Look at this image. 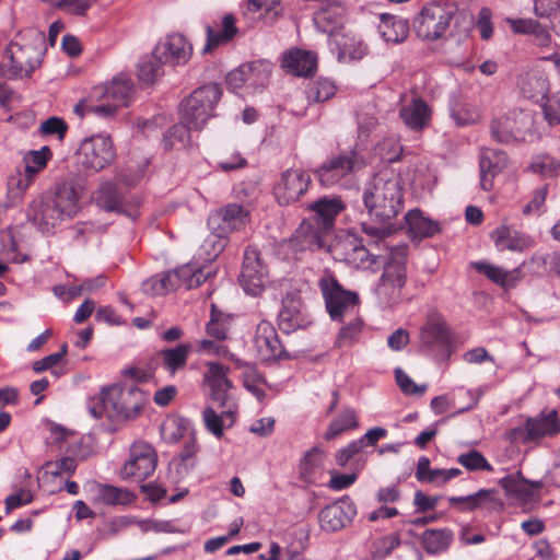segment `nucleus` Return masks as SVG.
<instances>
[{
  "mask_svg": "<svg viewBox=\"0 0 560 560\" xmlns=\"http://www.w3.org/2000/svg\"><path fill=\"white\" fill-rule=\"evenodd\" d=\"M450 342V335L445 323L430 319L420 330L421 349H430L434 346L445 347Z\"/></svg>",
  "mask_w": 560,
  "mask_h": 560,
  "instance_id": "nucleus-34",
  "label": "nucleus"
},
{
  "mask_svg": "<svg viewBox=\"0 0 560 560\" xmlns=\"http://www.w3.org/2000/svg\"><path fill=\"white\" fill-rule=\"evenodd\" d=\"M365 166L364 159L355 150L341 151L328 158L314 170L320 185L331 187Z\"/></svg>",
  "mask_w": 560,
  "mask_h": 560,
  "instance_id": "nucleus-6",
  "label": "nucleus"
},
{
  "mask_svg": "<svg viewBox=\"0 0 560 560\" xmlns=\"http://www.w3.org/2000/svg\"><path fill=\"white\" fill-rule=\"evenodd\" d=\"M50 200V194L35 198L27 207L26 217L42 232H49L61 220Z\"/></svg>",
  "mask_w": 560,
  "mask_h": 560,
  "instance_id": "nucleus-20",
  "label": "nucleus"
},
{
  "mask_svg": "<svg viewBox=\"0 0 560 560\" xmlns=\"http://www.w3.org/2000/svg\"><path fill=\"white\" fill-rule=\"evenodd\" d=\"M235 19L231 14H226L222 19V30L215 31L212 26H206L207 43L203 47V52H210L215 47L230 42L236 34Z\"/></svg>",
  "mask_w": 560,
  "mask_h": 560,
  "instance_id": "nucleus-37",
  "label": "nucleus"
},
{
  "mask_svg": "<svg viewBox=\"0 0 560 560\" xmlns=\"http://www.w3.org/2000/svg\"><path fill=\"white\" fill-rule=\"evenodd\" d=\"M161 65L155 57L142 60L138 66L139 80L144 84H152L161 75Z\"/></svg>",
  "mask_w": 560,
  "mask_h": 560,
  "instance_id": "nucleus-54",
  "label": "nucleus"
},
{
  "mask_svg": "<svg viewBox=\"0 0 560 560\" xmlns=\"http://www.w3.org/2000/svg\"><path fill=\"white\" fill-rule=\"evenodd\" d=\"M5 54L11 61L10 78L27 77L42 62V51L35 44L11 42Z\"/></svg>",
  "mask_w": 560,
  "mask_h": 560,
  "instance_id": "nucleus-14",
  "label": "nucleus"
},
{
  "mask_svg": "<svg viewBox=\"0 0 560 560\" xmlns=\"http://www.w3.org/2000/svg\"><path fill=\"white\" fill-rule=\"evenodd\" d=\"M400 546V538L396 534H392L385 537L377 539L374 542V549L372 551V557L374 560H383L387 556H389L393 550Z\"/></svg>",
  "mask_w": 560,
  "mask_h": 560,
  "instance_id": "nucleus-53",
  "label": "nucleus"
},
{
  "mask_svg": "<svg viewBox=\"0 0 560 560\" xmlns=\"http://www.w3.org/2000/svg\"><path fill=\"white\" fill-rule=\"evenodd\" d=\"M357 242L353 236H346L329 245V252L334 259L350 264Z\"/></svg>",
  "mask_w": 560,
  "mask_h": 560,
  "instance_id": "nucleus-51",
  "label": "nucleus"
},
{
  "mask_svg": "<svg viewBox=\"0 0 560 560\" xmlns=\"http://www.w3.org/2000/svg\"><path fill=\"white\" fill-rule=\"evenodd\" d=\"M231 316L217 310L215 305H211V317L207 323L206 331L210 337L218 341L224 340L228 337L230 329Z\"/></svg>",
  "mask_w": 560,
  "mask_h": 560,
  "instance_id": "nucleus-45",
  "label": "nucleus"
},
{
  "mask_svg": "<svg viewBox=\"0 0 560 560\" xmlns=\"http://www.w3.org/2000/svg\"><path fill=\"white\" fill-rule=\"evenodd\" d=\"M525 431V440H534L559 432L560 425L557 423V412L553 410L547 417L528 419Z\"/></svg>",
  "mask_w": 560,
  "mask_h": 560,
  "instance_id": "nucleus-39",
  "label": "nucleus"
},
{
  "mask_svg": "<svg viewBox=\"0 0 560 560\" xmlns=\"http://www.w3.org/2000/svg\"><path fill=\"white\" fill-rule=\"evenodd\" d=\"M358 427L357 415L353 410L347 409L339 415L337 419L331 421L326 433V440H332L337 438L340 433L348 429H353Z\"/></svg>",
  "mask_w": 560,
  "mask_h": 560,
  "instance_id": "nucleus-49",
  "label": "nucleus"
},
{
  "mask_svg": "<svg viewBox=\"0 0 560 560\" xmlns=\"http://www.w3.org/2000/svg\"><path fill=\"white\" fill-rule=\"evenodd\" d=\"M451 117L458 127L474 125L479 119L478 112L472 107L462 106L451 110Z\"/></svg>",
  "mask_w": 560,
  "mask_h": 560,
  "instance_id": "nucleus-60",
  "label": "nucleus"
},
{
  "mask_svg": "<svg viewBox=\"0 0 560 560\" xmlns=\"http://www.w3.org/2000/svg\"><path fill=\"white\" fill-rule=\"evenodd\" d=\"M318 287L331 319L342 322L347 316L357 313L358 294L343 289L332 273L325 271L318 280Z\"/></svg>",
  "mask_w": 560,
  "mask_h": 560,
  "instance_id": "nucleus-5",
  "label": "nucleus"
},
{
  "mask_svg": "<svg viewBox=\"0 0 560 560\" xmlns=\"http://www.w3.org/2000/svg\"><path fill=\"white\" fill-rule=\"evenodd\" d=\"M192 54L191 45L180 34H173L159 43L154 56L162 63L180 65L189 60Z\"/></svg>",
  "mask_w": 560,
  "mask_h": 560,
  "instance_id": "nucleus-18",
  "label": "nucleus"
},
{
  "mask_svg": "<svg viewBox=\"0 0 560 560\" xmlns=\"http://www.w3.org/2000/svg\"><path fill=\"white\" fill-rule=\"evenodd\" d=\"M248 211L238 203H230L212 212L208 218V228L210 231L225 233L238 230L246 223Z\"/></svg>",
  "mask_w": 560,
  "mask_h": 560,
  "instance_id": "nucleus-17",
  "label": "nucleus"
},
{
  "mask_svg": "<svg viewBox=\"0 0 560 560\" xmlns=\"http://www.w3.org/2000/svg\"><path fill=\"white\" fill-rule=\"evenodd\" d=\"M431 116V107L419 96H413L410 102L399 109V117L405 126L417 132L422 131L430 125Z\"/></svg>",
  "mask_w": 560,
  "mask_h": 560,
  "instance_id": "nucleus-22",
  "label": "nucleus"
},
{
  "mask_svg": "<svg viewBox=\"0 0 560 560\" xmlns=\"http://www.w3.org/2000/svg\"><path fill=\"white\" fill-rule=\"evenodd\" d=\"M533 125L534 120L529 113L523 110L513 112L491 121V136L499 143L508 144L514 141H522L527 133L532 132Z\"/></svg>",
  "mask_w": 560,
  "mask_h": 560,
  "instance_id": "nucleus-9",
  "label": "nucleus"
},
{
  "mask_svg": "<svg viewBox=\"0 0 560 560\" xmlns=\"http://www.w3.org/2000/svg\"><path fill=\"white\" fill-rule=\"evenodd\" d=\"M471 267L479 273L485 275L490 281L504 289L513 288L523 278L520 267L512 270H505L501 267L490 265L485 261L471 262Z\"/></svg>",
  "mask_w": 560,
  "mask_h": 560,
  "instance_id": "nucleus-28",
  "label": "nucleus"
},
{
  "mask_svg": "<svg viewBox=\"0 0 560 560\" xmlns=\"http://www.w3.org/2000/svg\"><path fill=\"white\" fill-rule=\"evenodd\" d=\"M372 223L363 222V232L372 238H384L394 230L393 220L402 210V188L390 170L378 172L366 185L362 195Z\"/></svg>",
  "mask_w": 560,
  "mask_h": 560,
  "instance_id": "nucleus-1",
  "label": "nucleus"
},
{
  "mask_svg": "<svg viewBox=\"0 0 560 560\" xmlns=\"http://www.w3.org/2000/svg\"><path fill=\"white\" fill-rule=\"evenodd\" d=\"M55 9L69 14L83 16L91 8L93 0H42Z\"/></svg>",
  "mask_w": 560,
  "mask_h": 560,
  "instance_id": "nucleus-50",
  "label": "nucleus"
},
{
  "mask_svg": "<svg viewBox=\"0 0 560 560\" xmlns=\"http://www.w3.org/2000/svg\"><path fill=\"white\" fill-rule=\"evenodd\" d=\"M315 54L299 48L288 50L282 57V68L298 77L312 75L316 69Z\"/></svg>",
  "mask_w": 560,
  "mask_h": 560,
  "instance_id": "nucleus-26",
  "label": "nucleus"
},
{
  "mask_svg": "<svg viewBox=\"0 0 560 560\" xmlns=\"http://www.w3.org/2000/svg\"><path fill=\"white\" fill-rule=\"evenodd\" d=\"M190 353V345L180 343L174 348L164 349L160 352L163 359L164 368L174 374L177 370L183 369Z\"/></svg>",
  "mask_w": 560,
  "mask_h": 560,
  "instance_id": "nucleus-43",
  "label": "nucleus"
},
{
  "mask_svg": "<svg viewBox=\"0 0 560 560\" xmlns=\"http://www.w3.org/2000/svg\"><path fill=\"white\" fill-rule=\"evenodd\" d=\"M530 167L545 176H555L560 174V162L555 161L550 156H542L535 161Z\"/></svg>",
  "mask_w": 560,
  "mask_h": 560,
  "instance_id": "nucleus-63",
  "label": "nucleus"
},
{
  "mask_svg": "<svg viewBox=\"0 0 560 560\" xmlns=\"http://www.w3.org/2000/svg\"><path fill=\"white\" fill-rule=\"evenodd\" d=\"M357 508L348 498L325 506L318 514L319 526L323 530L335 533L345 528L355 516Z\"/></svg>",
  "mask_w": 560,
  "mask_h": 560,
  "instance_id": "nucleus-16",
  "label": "nucleus"
},
{
  "mask_svg": "<svg viewBox=\"0 0 560 560\" xmlns=\"http://www.w3.org/2000/svg\"><path fill=\"white\" fill-rule=\"evenodd\" d=\"M506 154L503 151L487 149L480 156V187L485 191L493 188V179L506 166Z\"/></svg>",
  "mask_w": 560,
  "mask_h": 560,
  "instance_id": "nucleus-25",
  "label": "nucleus"
},
{
  "mask_svg": "<svg viewBox=\"0 0 560 560\" xmlns=\"http://www.w3.org/2000/svg\"><path fill=\"white\" fill-rule=\"evenodd\" d=\"M236 411L237 404L209 405L203 410L205 425L213 435L221 438L223 429L234 424Z\"/></svg>",
  "mask_w": 560,
  "mask_h": 560,
  "instance_id": "nucleus-23",
  "label": "nucleus"
},
{
  "mask_svg": "<svg viewBox=\"0 0 560 560\" xmlns=\"http://www.w3.org/2000/svg\"><path fill=\"white\" fill-rule=\"evenodd\" d=\"M457 462L470 471L493 470L487 458L477 450H471L467 453L460 454Z\"/></svg>",
  "mask_w": 560,
  "mask_h": 560,
  "instance_id": "nucleus-52",
  "label": "nucleus"
},
{
  "mask_svg": "<svg viewBox=\"0 0 560 560\" xmlns=\"http://www.w3.org/2000/svg\"><path fill=\"white\" fill-rule=\"evenodd\" d=\"M532 262L544 271L553 272L560 277V252H551L541 256H534Z\"/></svg>",
  "mask_w": 560,
  "mask_h": 560,
  "instance_id": "nucleus-59",
  "label": "nucleus"
},
{
  "mask_svg": "<svg viewBox=\"0 0 560 560\" xmlns=\"http://www.w3.org/2000/svg\"><path fill=\"white\" fill-rule=\"evenodd\" d=\"M380 19L378 32L384 40L397 44L407 37L409 33L407 21L388 13L381 14Z\"/></svg>",
  "mask_w": 560,
  "mask_h": 560,
  "instance_id": "nucleus-35",
  "label": "nucleus"
},
{
  "mask_svg": "<svg viewBox=\"0 0 560 560\" xmlns=\"http://www.w3.org/2000/svg\"><path fill=\"white\" fill-rule=\"evenodd\" d=\"M75 459L69 456L61 457L55 462H48L45 465L46 472L54 477H59L65 474L72 475L75 471Z\"/></svg>",
  "mask_w": 560,
  "mask_h": 560,
  "instance_id": "nucleus-57",
  "label": "nucleus"
},
{
  "mask_svg": "<svg viewBox=\"0 0 560 560\" xmlns=\"http://www.w3.org/2000/svg\"><path fill=\"white\" fill-rule=\"evenodd\" d=\"M40 132L45 136L56 135L58 139H63L68 130L67 124L59 117L52 116L40 125Z\"/></svg>",
  "mask_w": 560,
  "mask_h": 560,
  "instance_id": "nucleus-61",
  "label": "nucleus"
},
{
  "mask_svg": "<svg viewBox=\"0 0 560 560\" xmlns=\"http://www.w3.org/2000/svg\"><path fill=\"white\" fill-rule=\"evenodd\" d=\"M395 378L396 382L401 389V392L406 395H422L427 385H417L413 383V381L407 375L402 369L396 368L395 371Z\"/></svg>",
  "mask_w": 560,
  "mask_h": 560,
  "instance_id": "nucleus-58",
  "label": "nucleus"
},
{
  "mask_svg": "<svg viewBox=\"0 0 560 560\" xmlns=\"http://www.w3.org/2000/svg\"><path fill=\"white\" fill-rule=\"evenodd\" d=\"M330 45L337 51L338 60L341 62L359 60L365 55L366 47L361 40L346 33H334Z\"/></svg>",
  "mask_w": 560,
  "mask_h": 560,
  "instance_id": "nucleus-27",
  "label": "nucleus"
},
{
  "mask_svg": "<svg viewBox=\"0 0 560 560\" xmlns=\"http://www.w3.org/2000/svg\"><path fill=\"white\" fill-rule=\"evenodd\" d=\"M336 93V86L329 79H318L308 84L306 97L310 102H325Z\"/></svg>",
  "mask_w": 560,
  "mask_h": 560,
  "instance_id": "nucleus-48",
  "label": "nucleus"
},
{
  "mask_svg": "<svg viewBox=\"0 0 560 560\" xmlns=\"http://www.w3.org/2000/svg\"><path fill=\"white\" fill-rule=\"evenodd\" d=\"M491 240L501 252L505 249L523 250L532 245V241L528 236L509 225H500L492 231Z\"/></svg>",
  "mask_w": 560,
  "mask_h": 560,
  "instance_id": "nucleus-29",
  "label": "nucleus"
},
{
  "mask_svg": "<svg viewBox=\"0 0 560 560\" xmlns=\"http://www.w3.org/2000/svg\"><path fill=\"white\" fill-rule=\"evenodd\" d=\"M176 276L170 275V272L158 275L144 280L142 282L141 289L143 293L149 295H164L176 290V287L173 282Z\"/></svg>",
  "mask_w": 560,
  "mask_h": 560,
  "instance_id": "nucleus-44",
  "label": "nucleus"
},
{
  "mask_svg": "<svg viewBox=\"0 0 560 560\" xmlns=\"http://www.w3.org/2000/svg\"><path fill=\"white\" fill-rule=\"evenodd\" d=\"M50 200L56 209L60 220L65 218H73L79 211V197L73 187L61 185L58 187L54 195H50Z\"/></svg>",
  "mask_w": 560,
  "mask_h": 560,
  "instance_id": "nucleus-32",
  "label": "nucleus"
},
{
  "mask_svg": "<svg viewBox=\"0 0 560 560\" xmlns=\"http://www.w3.org/2000/svg\"><path fill=\"white\" fill-rule=\"evenodd\" d=\"M300 314H301V302L295 299H285L283 301L282 310L279 313V318L281 322L289 323V327H294L300 325Z\"/></svg>",
  "mask_w": 560,
  "mask_h": 560,
  "instance_id": "nucleus-56",
  "label": "nucleus"
},
{
  "mask_svg": "<svg viewBox=\"0 0 560 560\" xmlns=\"http://www.w3.org/2000/svg\"><path fill=\"white\" fill-rule=\"evenodd\" d=\"M221 96L222 90L215 83L196 89L180 104V118L184 124L196 130L201 129L212 116L213 109Z\"/></svg>",
  "mask_w": 560,
  "mask_h": 560,
  "instance_id": "nucleus-3",
  "label": "nucleus"
},
{
  "mask_svg": "<svg viewBox=\"0 0 560 560\" xmlns=\"http://www.w3.org/2000/svg\"><path fill=\"white\" fill-rule=\"evenodd\" d=\"M406 248L396 247L389 252L388 260L382 265L384 272L376 287V294L383 304L390 305L400 299L406 283Z\"/></svg>",
  "mask_w": 560,
  "mask_h": 560,
  "instance_id": "nucleus-4",
  "label": "nucleus"
},
{
  "mask_svg": "<svg viewBox=\"0 0 560 560\" xmlns=\"http://www.w3.org/2000/svg\"><path fill=\"white\" fill-rule=\"evenodd\" d=\"M96 205L106 211H120L122 209V196L115 183L104 182L100 185L95 195Z\"/></svg>",
  "mask_w": 560,
  "mask_h": 560,
  "instance_id": "nucleus-41",
  "label": "nucleus"
},
{
  "mask_svg": "<svg viewBox=\"0 0 560 560\" xmlns=\"http://www.w3.org/2000/svg\"><path fill=\"white\" fill-rule=\"evenodd\" d=\"M246 164V160L237 151L226 149L219 153L218 167L224 172L242 168Z\"/></svg>",
  "mask_w": 560,
  "mask_h": 560,
  "instance_id": "nucleus-55",
  "label": "nucleus"
},
{
  "mask_svg": "<svg viewBox=\"0 0 560 560\" xmlns=\"http://www.w3.org/2000/svg\"><path fill=\"white\" fill-rule=\"evenodd\" d=\"M542 110L549 125H560V93L549 97Z\"/></svg>",
  "mask_w": 560,
  "mask_h": 560,
  "instance_id": "nucleus-64",
  "label": "nucleus"
},
{
  "mask_svg": "<svg viewBox=\"0 0 560 560\" xmlns=\"http://www.w3.org/2000/svg\"><path fill=\"white\" fill-rule=\"evenodd\" d=\"M158 455L153 446L144 441H136L130 446L129 458L120 468L122 480L141 482L155 470Z\"/></svg>",
  "mask_w": 560,
  "mask_h": 560,
  "instance_id": "nucleus-7",
  "label": "nucleus"
},
{
  "mask_svg": "<svg viewBox=\"0 0 560 560\" xmlns=\"http://www.w3.org/2000/svg\"><path fill=\"white\" fill-rule=\"evenodd\" d=\"M136 495L128 489L110 485L97 486V500L107 505H127L135 501Z\"/></svg>",
  "mask_w": 560,
  "mask_h": 560,
  "instance_id": "nucleus-42",
  "label": "nucleus"
},
{
  "mask_svg": "<svg viewBox=\"0 0 560 560\" xmlns=\"http://www.w3.org/2000/svg\"><path fill=\"white\" fill-rule=\"evenodd\" d=\"M253 347L256 357L262 362L277 361L288 357L281 345L277 330L269 322L261 320L253 338Z\"/></svg>",
  "mask_w": 560,
  "mask_h": 560,
  "instance_id": "nucleus-15",
  "label": "nucleus"
},
{
  "mask_svg": "<svg viewBox=\"0 0 560 560\" xmlns=\"http://www.w3.org/2000/svg\"><path fill=\"white\" fill-rule=\"evenodd\" d=\"M81 163L85 168L98 172L108 166L116 152L109 136L97 135L85 139L80 147Z\"/></svg>",
  "mask_w": 560,
  "mask_h": 560,
  "instance_id": "nucleus-11",
  "label": "nucleus"
},
{
  "mask_svg": "<svg viewBox=\"0 0 560 560\" xmlns=\"http://www.w3.org/2000/svg\"><path fill=\"white\" fill-rule=\"evenodd\" d=\"M145 402L144 392L137 386L114 385L102 390L101 397L91 400L89 411L96 419L106 416L131 420L140 415Z\"/></svg>",
  "mask_w": 560,
  "mask_h": 560,
  "instance_id": "nucleus-2",
  "label": "nucleus"
},
{
  "mask_svg": "<svg viewBox=\"0 0 560 560\" xmlns=\"http://www.w3.org/2000/svg\"><path fill=\"white\" fill-rule=\"evenodd\" d=\"M346 205L338 196H324L307 205V210L313 212L310 218L322 226V230L332 231L337 215L343 211Z\"/></svg>",
  "mask_w": 560,
  "mask_h": 560,
  "instance_id": "nucleus-21",
  "label": "nucleus"
},
{
  "mask_svg": "<svg viewBox=\"0 0 560 560\" xmlns=\"http://www.w3.org/2000/svg\"><path fill=\"white\" fill-rule=\"evenodd\" d=\"M260 69L262 71V78L260 80V83L264 84L267 78L269 77L270 70L269 65L259 61L253 62L250 65H244L238 69L231 71L228 74L226 82L231 88L240 89L248 80L253 79V81H256V72H258Z\"/></svg>",
  "mask_w": 560,
  "mask_h": 560,
  "instance_id": "nucleus-38",
  "label": "nucleus"
},
{
  "mask_svg": "<svg viewBox=\"0 0 560 560\" xmlns=\"http://www.w3.org/2000/svg\"><path fill=\"white\" fill-rule=\"evenodd\" d=\"M226 236L225 233L210 231V234L202 242L199 256L207 261L215 259L226 245Z\"/></svg>",
  "mask_w": 560,
  "mask_h": 560,
  "instance_id": "nucleus-46",
  "label": "nucleus"
},
{
  "mask_svg": "<svg viewBox=\"0 0 560 560\" xmlns=\"http://www.w3.org/2000/svg\"><path fill=\"white\" fill-rule=\"evenodd\" d=\"M351 316L352 318L340 328L336 337L335 343L338 348L353 345L362 331L363 320L357 314Z\"/></svg>",
  "mask_w": 560,
  "mask_h": 560,
  "instance_id": "nucleus-47",
  "label": "nucleus"
},
{
  "mask_svg": "<svg viewBox=\"0 0 560 560\" xmlns=\"http://www.w3.org/2000/svg\"><path fill=\"white\" fill-rule=\"evenodd\" d=\"M383 240L375 238L374 242L369 243L368 247L357 242L350 264L364 268L382 266L388 260V254L393 249L384 245Z\"/></svg>",
  "mask_w": 560,
  "mask_h": 560,
  "instance_id": "nucleus-24",
  "label": "nucleus"
},
{
  "mask_svg": "<svg viewBox=\"0 0 560 560\" xmlns=\"http://www.w3.org/2000/svg\"><path fill=\"white\" fill-rule=\"evenodd\" d=\"M324 452L313 447L305 453L300 462L299 470L304 481H313L324 470Z\"/></svg>",
  "mask_w": 560,
  "mask_h": 560,
  "instance_id": "nucleus-40",
  "label": "nucleus"
},
{
  "mask_svg": "<svg viewBox=\"0 0 560 560\" xmlns=\"http://www.w3.org/2000/svg\"><path fill=\"white\" fill-rule=\"evenodd\" d=\"M454 540L450 528L425 529L420 536V544L427 553L438 556L446 552Z\"/></svg>",
  "mask_w": 560,
  "mask_h": 560,
  "instance_id": "nucleus-30",
  "label": "nucleus"
},
{
  "mask_svg": "<svg viewBox=\"0 0 560 560\" xmlns=\"http://www.w3.org/2000/svg\"><path fill=\"white\" fill-rule=\"evenodd\" d=\"M405 220L409 232L416 237H431L440 232L439 222L424 217L419 209L410 210Z\"/></svg>",
  "mask_w": 560,
  "mask_h": 560,
  "instance_id": "nucleus-36",
  "label": "nucleus"
},
{
  "mask_svg": "<svg viewBox=\"0 0 560 560\" xmlns=\"http://www.w3.org/2000/svg\"><path fill=\"white\" fill-rule=\"evenodd\" d=\"M230 368L220 362H208L203 373V386L208 389L209 400L213 405L236 404L231 389L233 384L228 377Z\"/></svg>",
  "mask_w": 560,
  "mask_h": 560,
  "instance_id": "nucleus-12",
  "label": "nucleus"
},
{
  "mask_svg": "<svg viewBox=\"0 0 560 560\" xmlns=\"http://www.w3.org/2000/svg\"><path fill=\"white\" fill-rule=\"evenodd\" d=\"M453 14L444 7L430 3L422 8L413 21L417 35L422 39L434 40L441 37L450 26Z\"/></svg>",
  "mask_w": 560,
  "mask_h": 560,
  "instance_id": "nucleus-10",
  "label": "nucleus"
},
{
  "mask_svg": "<svg viewBox=\"0 0 560 560\" xmlns=\"http://www.w3.org/2000/svg\"><path fill=\"white\" fill-rule=\"evenodd\" d=\"M133 93V84L125 75L114 78L109 84L102 89L103 97L118 105L119 108L130 104Z\"/></svg>",
  "mask_w": 560,
  "mask_h": 560,
  "instance_id": "nucleus-33",
  "label": "nucleus"
},
{
  "mask_svg": "<svg viewBox=\"0 0 560 560\" xmlns=\"http://www.w3.org/2000/svg\"><path fill=\"white\" fill-rule=\"evenodd\" d=\"M479 509L487 508L490 510L501 509L502 502L498 498V491L494 489H481L476 492Z\"/></svg>",
  "mask_w": 560,
  "mask_h": 560,
  "instance_id": "nucleus-62",
  "label": "nucleus"
},
{
  "mask_svg": "<svg viewBox=\"0 0 560 560\" xmlns=\"http://www.w3.org/2000/svg\"><path fill=\"white\" fill-rule=\"evenodd\" d=\"M329 232L312 219H305L290 240L295 250H314L326 246Z\"/></svg>",
  "mask_w": 560,
  "mask_h": 560,
  "instance_id": "nucleus-19",
  "label": "nucleus"
},
{
  "mask_svg": "<svg viewBox=\"0 0 560 560\" xmlns=\"http://www.w3.org/2000/svg\"><path fill=\"white\" fill-rule=\"evenodd\" d=\"M311 183V176L305 171L287 170L273 187L276 200L281 206L292 205L307 192Z\"/></svg>",
  "mask_w": 560,
  "mask_h": 560,
  "instance_id": "nucleus-13",
  "label": "nucleus"
},
{
  "mask_svg": "<svg viewBox=\"0 0 560 560\" xmlns=\"http://www.w3.org/2000/svg\"><path fill=\"white\" fill-rule=\"evenodd\" d=\"M212 273L210 267H199L196 264L184 265L174 271H170V275H175L176 278L173 280L176 289L185 285L186 289H192L203 283Z\"/></svg>",
  "mask_w": 560,
  "mask_h": 560,
  "instance_id": "nucleus-31",
  "label": "nucleus"
},
{
  "mask_svg": "<svg viewBox=\"0 0 560 560\" xmlns=\"http://www.w3.org/2000/svg\"><path fill=\"white\" fill-rule=\"evenodd\" d=\"M269 281L268 266L256 246H248L244 253L240 283L247 294L257 296Z\"/></svg>",
  "mask_w": 560,
  "mask_h": 560,
  "instance_id": "nucleus-8",
  "label": "nucleus"
}]
</instances>
